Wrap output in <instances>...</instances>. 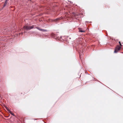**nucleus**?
I'll return each mask as SVG.
<instances>
[{"mask_svg":"<svg viewBox=\"0 0 123 123\" xmlns=\"http://www.w3.org/2000/svg\"><path fill=\"white\" fill-rule=\"evenodd\" d=\"M8 0H6V1H7Z\"/></svg>","mask_w":123,"mask_h":123,"instance_id":"ddd939ff","label":"nucleus"},{"mask_svg":"<svg viewBox=\"0 0 123 123\" xmlns=\"http://www.w3.org/2000/svg\"><path fill=\"white\" fill-rule=\"evenodd\" d=\"M34 26L32 25V26H30L28 25H25L23 27L24 29L26 30H29L30 29L33 28L34 27Z\"/></svg>","mask_w":123,"mask_h":123,"instance_id":"f257e3e1","label":"nucleus"},{"mask_svg":"<svg viewBox=\"0 0 123 123\" xmlns=\"http://www.w3.org/2000/svg\"><path fill=\"white\" fill-rule=\"evenodd\" d=\"M119 43L120 45L121 46H122V45L121 44V43L120 42V41H119Z\"/></svg>","mask_w":123,"mask_h":123,"instance_id":"9b49d317","label":"nucleus"},{"mask_svg":"<svg viewBox=\"0 0 123 123\" xmlns=\"http://www.w3.org/2000/svg\"><path fill=\"white\" fill-rule=\"evenodd\" d=\"M61 19V18H57L55 19L54 20H52V21L55 22V21H58L59 20H60Z\"/></svg>","mask_w":123,"mask_h":123,"instance_id":"39448f33","label":"nucleus"},{"mask_svg":"<svg viewBox=\"0 0 123 123\" xmlns=\"http://www.w3.org/2000/svg\"><path fill=\"white\" fill-rule=\"evenodd\" d=\"M8 111H9V112L11 113L12 112L11 111H10L9 110Z\"/></svg>","mask_w":123,"mask_h":123,"instance_id":"1a4fd4ad","label":"nucleus"},{"mask_svg":"<svg viewBox=\"0 0 123 123\" xmlns=\"http://www.w3.org/2000/svg\"><path fill=\"white\" fill-rule=\"evenodd\" d=\"M8 111H9V112L11 113L12 112L11 111H10L9 110Z\"/></svg>","mask_w":123,"mask_h":123,"instance_id":"9d476101","label":"nucleus"},{"mask_svg":"<svg viewBox=\"0 0 123 123\" xmlns=\"http://www.w3.org/2000/svg\"><path fill=\"white\" fill-rule=\"evenodd\" d=\"M5 108H6V109L7 110V111H8V110H9L8 108L6 107V106H5Z\"/></svg>","mask_w":123,"mask_h":123,"instance_id":"423d86ee","label":"nucleus"},{"mask_svg":"<svg viewBox=\"0 0 123 123\" xmlns=\"http://www.w3.org/2000/svg\"><path fill=\"white\" fill-rule=\"evenodd\" d=\"M7 4V3H6V2H5L4 4V6H6V5Z\"/></svg>","mask_w":123,"mask_h":123,"instance_id":"6e6552de","label":"nucleus"},{"mask_svg":"<svg viewBox=\"0 0 123 123\" xmlns=\"http://www.w3.org/2000/svg\"><path fill=\"white\" fill-rule=\"evenodd\" d=\"M79 31L81 32H85V31L84 30H83L82 29L80 28H79Z\"/></svg>","mask_w":123,"mask_h":123,"instance_id":"20e7f679","label":"nucleus"},{"mask_svg":"<svg viewBox=\"0 0 123 123\" xmlns=\"http://www.w3.org/2000/svg\"><path fill=\"white\" fill-rule=\"evenodd\" d=\"M10 114H12V115H13V116H15V115H14V113L12 112H11V113Z\"/></svg>","mask_w":123,"mask_h":123,"instance_id":"0eeeda50","label":"nucleus"},{"mask_svg":"<svg viewBox=\"0 0 123 123\" xmlns=\"http://www.w3.org/2000/svg\"><path fill=\"white\" fill-rule=\"evenodd\" d=\"M37 28L40 31H42L43 32H45V31H47V30H46L40 29V28H39V27H37Z\"/></svg>","mask_w":123,"mask_h":123,"instance_id":"7ed1b4c3","label":"nucleus"},{"mask_svg":"<svg viewBox=\"0 0 123 123\" xmlns=\"http://www.w3.org/2000/svg\"><path fill=\"white\" fill-rule=\"evenodd\" d=\"M121 48V46H120L118 45L115 48V51H114V52L115 53H117L118 51L120 50Z\"/></svg>","mask_w":123,"mask_h":123,"instance_id":"f03ea898","label":"nucleus"},{"mask_svg":"<svg viewBox=\"0 0 123 123\" xmlns=\"http://www.w3.org/2000/svg\"><path fill=\"white\" fill-rule=\"evenodd\" d=\"M5 2H6V3H7V1H5Z\"/></svg>","mask_w":123,"mask_h":123,"instance_id":"f8f14e48","label":"nucleus"}]
</instances>
